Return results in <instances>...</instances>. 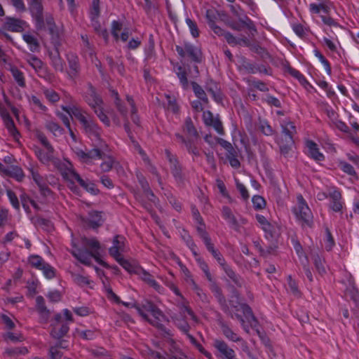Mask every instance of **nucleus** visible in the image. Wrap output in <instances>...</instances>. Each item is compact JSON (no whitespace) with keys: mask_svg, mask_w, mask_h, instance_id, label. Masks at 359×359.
I'll return each mask as SVG.
<instances>
[{"mask_svg":"<svg viewBox=\"0 0 359 359\" xmlns=\"http://www.w3.org/2000/svg\"><path fill=\"white\" fill-rule=\"evenodd\" d=\"M29 11L32 18L36 22V29L38 31L46 30V27L51 35V42L55 47V51L48 53L49 57L52 62L55 71L63 72L64 63L60 57L59 47L61 45L60 34L55 23V20L52 15L46 14V18L43 16V7L41 0H30Z\"/></svg>","mask_w":359,"mask_h":359,"instance_id":"1","label":"nucleus"},{"mask_svg":"<svg viewBox=\"0 0 359 359\" xmlns=\"http://www.w3.org/2000/svg\"><path fill=\"white\" fill-rule=\"evenodd\" d=\"M297 199L299 202V207L297 210L295 209L294 210L295 215L299 219L302 220L309 226H311L313 222V215L311 210L306 203L302 195H299L297 197Z\"/></svg>","mask_w":359,"mask_h":359,"instance_id":"2","label":"nucleus"},{"mask_svg":"<svg viewBox=\"0 0 359 359\" xmlns=\"http://www.w3.org/2000/svg\"><path fill=\"white\" fill-rule=\"evenodd\" d=\"M238 19L240 23L229 20L226 21V23L229 27L236 31H241L243 27H245L250 31L251 35L255 36V34L257 32V31L253 22L247 16H245V19L241 18Z\"/></svg>","mask_w":359,"mask_h":359,"instance_id":"3","label":"nucleus"},{"mask_svg":"<svg viewBox=\"0 0 359 359\" xmlns=\"http://www.w3.org/2000/svg\"><path fill=\"white\" fill-rule=\"evenodd\" d=\"M50 327L51 330L50 335L54 339H60L63 338L67 334L69 330V327L67 323H52Z\"/></svg>","mask_w":359,"mask_h":359,"instance_id":"4","label":"nucleus"},{"mask_svg":"<svg viewBox=\"0 0 359 359\" xmlns=\"http://www.w3.org/2000/svg\"><path fill=\"white\" fill-rule=\"evenodd\" d=\"M73 177L79 182V184L83 187L87 191L93 195H97L100 193V190L96 187V185L93 182H86L81 176L72 168L67 169Z\"/></svg>","mask_w":359,"mask_h":359,"instance_id":"5","label":"nucleus"},{"mask_svg":"<svg viewBox=\"0 0 359 359\" xmlns=\"http://www.w3.org/2000/svg\"><path fill=\"white\" fill-rule=\"evenodd\" d=\"M114 245L109 249V253L112 257L122 255L120 252L125 251V238L116 235L113 239Z\"/></svg>","mask_w":359,"mask_h":359,"instance_id":"6","label":"nucleus"},{"mask_svg":"<svg viewBox=\"0 0 359 359\" xmlns=\"http://www.w3.org/2000/svg\"><path fill=\"white\" fill-rule=\"evenodd\" d=\"M116 261L128 273H140L142 271V267L135 264L133 262H130L123 258V255L114 257Z\"/></svg>","mask_w":359,"mask_h":359,"instance_id":"7","label":"nucleus"},{"mask_svg":"<svg viewBox=\"0 0 359 359\" xmlns=\"http://www.w3.org/2000/svg\"><path fill=\"white\" fill-rule=\"evenodd\" d=\"M25 23L22 20L7 17L4 27L8 31L21 32L24 30L22 26Z\"/></svg>","mask_w":359,"mask_h":359,"instance_id":"8","label":"nucleus"},{"mask_svg":"<svg viewBox=\"0 0 359 359\" xmlns=\"http://www.w3.org/2000/svg\"><path fill=\"white\" fill-rule=\"evenodd\" d=\"M72 255L78 259L81 263L90 266V250L88 249L79 248L77 250L72 251Z\"/></svg>","mask_w":359,"mask_h":359,"instance_id":"9","label":"nucleus"},{"mask_svg":"<svg viewBox=\"0 0 359 359\" xmlns=\"http://www.w3.org/2000/svg\"><path fill=\"white\" fill-rule=\"evenodd\" d=\"M104 159H105V161L100 165L101 169L103 172H109L113 168L118 172H119V170H123V167L120 165L119 162L116 161L111 156L106 154Z\"/></svg>","mask_w":359,"mask_h":359,"instance_id":"10","label":"nucleus"},{"mask_svg":"<svg viewBox=\"0 0 359 359\" xmlns=\"http://www.w3.org/2000/svg\"><path fill=\"white\" fill-rule=\"evenodd\" d=\"M214 346L221 353V359H226L234 353V351L229 348L227 344L222 340L215 339Z\"/></svg>","mask_w":359,"mask_h":359,"instance_id":"11","label":"nucleus"},{"mask_svg":"<svg viewBox=\"0 0 359 359\" xmlns=\"http://www.w3.org/2000/svg\"><path fill=\"white\" fill-rule=\"evenodd\" d=\"M211 289L214 292L215 297L217 299V301L220 304L222 310L224 312L229 311V306L226 304V298L222 294L221 288L215 283H213Z\"/></svg>","mask_w":359,"mask_h":359,"instance_id":"12","label":"nucleus"},{"mask_svg":"<svg viewBox=\"0 0 359 359\" xmlns=\"http://www.w3.org/2000/svg\"><path fill=\"white\" fill-rule=\"evenodd\" d=\"M4 175L16 179L20 182L25 177L22 170L18 166L11 165L8 168H5L2 172Z\"/></svg>","mask_w":359,"mask_h":359,"instance_id":"13","label":"nucleus"},{"mask_svg":"<svg viewBox=\"0 0 359 359\" xmlns=\"http://www.w3.org/2000/svg\"><path fill=\"white\" fill-rule=\"evenodd\" d=\"M306 147L309 149L311 157L315 161H320L324 160V156L319 151L318 145L312 140H307L306 142Z\"/></svg>","mask_w":359,"mask_h":359,"instance_id":"14","label":"nucleus"},{"mask_svg":"<svg viewBox=\"0 0 359 359\" xmlns=\"http://www.w3.org/2000/svg\"><path fill=\"white\" fill-rule=\"evenodd\" d=\"M4 123L6 125V128L10 132L11 135L14 137L16 141H18V138L20 136V133L16 128L14 121L11 116L7 114L3 116Z\"/></svg>","mask_w":359,"mask_h":359,"instance_id":"15","label":"nucleus"},{"mask_svg":"<svg viewBox=\"0 0 359 359\" xmlns=\"http://www.w3.org/2000/svg\"><path fill=\"white\" fill-rule=\"evenodd\" d=\"M256 218L258 222L262 226V229L266 233V237L274 238V228L273 225L263 215H257Z\"/></svg>","mask_w":359,"mask_h":359,"instance_id":"16","label":"nucleus"},{"mask_svg":"<svg viewBox=\"0 0 359 359\" xmlns=\"http://www.w3.org/2000/svg\"><path fill=\"white\" fill-rule=\"evenodd\" d=\"M133 306L135 307L136 309L137 310V312L145 320H147V322H149L151 325L155 326L156 327H157L158 330H161L162 332H164V337H165L166 335L168 336H170L171 335L170 333V331L169 330H167L165 327L161 324V323H159L158 322L155 323L154 322L153 320H151V319L149 318L148 316L144 313L143 312V311L142 310V309L138 306H136L135 304L133 305Z\"/></svg>","mask_w":359,"mask_h":359,"instance_id":"17","label":"nucleus"},{"mask_svg":"<svg viewBox=\"0 0 359 359\" xmlns=\"http://www.w3.org/2000/svg\"><path fill=\"white\" fill-rule=\"evenodd\" d=\"M170 163L171 165L170 169L172 174L173 175L175 180L179 182H183L184 176L182 174V166L180 165L177 158L172 160V161H171Z\"/></svg>","mask_w":359,"mask_h":359,"instance_id":"18","label":"nucleus"},{"mask_svg":"<svg viewBox=\"0 0 359 359\" xmlns=\"http://www.w3.org/2000/svg\"><path fill=\"white\" fill-rule=\"evenodd\" d=\"M67 60L70 69L69 74L72 78H73L77 75L79 69V59L75 55L69 54L67 55Z\"/></svg>","mask_w":359,"mask_h":359,"instance_id":"19","label":"nucleus"},{"mask_svg":"<svg viewBox=\"0 0 359 359\" xmlns=\"http://www.w3.org/2000/svg\"><path fill=\"white\" fill-rule=\"evenodd\" d=\"M223 334L233 341H240L241 338L236 334L228 325L222 320H219Z\"/></svg>","mask_w":359,"mask_h":359,"instance_id":"20","label":"nucleus"},{"mask_svg":"<svg viewBox=\"0 0 359 359\" xmlns=\"http://www.w3.org/2000/svg\"><path fill=\"white\" fill-rule=\"evenodd\" d=\"M184 49L191 59L197 63L202 61V53L191 44H185Z\"/></svg>","mask_w":359,"mask_h":359,"instance_id":"21","label":"nucleus"},{"mask_svg":"<svg viewBox=\"0 0 359 359\" xmlns=\"http://www.w3.org/2000/svg\"><path fill=\"white\" fill-rule=\"evenodd\" d=\"M330 197L332 199V204L330 208L335 212L341 211L342 209V204L340 202L341 199V194L339 191L334 190L330 193Z\"/></svg>","mask_w":359,"mask_h":359,"instance_id":"22","label":"nucleus"},{"mask_svg":"<svg viewBox=\"0 0 359 359\" xmlns=\"http://www.w3.org/2000/svg\"><path fill=\"white\" fill-rule=\"evenodd\" d=\"M312 259L315 267L320 276L326 273L327 271L325 266V259L322 258L318 253H312Z\"/></svg>","mask_w":359,"mask_h":359,"instance_id":"23","label":"nucleus"},{"mask_svg":"<svg viewBox=\"0 0 359 359\" xmlns=\"http://www.w3.org/2000/svg\"><path fill=\"white\" fill-rule=\"evenodd\" d=\"M36 309L42 317L46 320L49 318L50 311L45 305V300L42 296L36 298Z\"/></svg>","mask_w":359,"mask_h":359,"instance_id":"24","label":"nucleus"},{"mask_svg":"<svg viewBox=\"0 0 359 359\" xmlns=\"http://www.w3.org/2000/svg\"><path fill=\"white\" fill-rule=\"evenodd\" d=\"M81 244L83 249L88 248L90 250L97 251L100 248V244L95 238L88 239L86 237L81 238Z\"/></svg>","mask_w":359,"mask_h":359,"instance_id":"25","label":"nucleus"},{"mask_svg":"<svg viewBox=\"0 0 359 359\" xmlns=\"http://www.w3.org/2000/svg\"><path fill=\"white\" fill-rule=\"evenodd\" d=\"M89 90H90V96L92 98V102L89 101V104L92 107V108H95V107H100L102 104L103 101L102 98L97 94L95 88L92 86V84L88 85Z\"/></svg>","mask_w":359,"mask_h":359,"instance_id":"26","label":"nucleus"},{"mask_svg":"<svg viewBox=\"0 0 359 359\" xmlns=\"http://www.w3.org/2000/svg\"><path fill=\"white\" fill-rule=\"evenodd\" d=\"M90 218L97 217V219H89L87 222V225L88 227L92 228L93 229H97L102 225V216L101 212H93L90 213Z\"/></svg>","mask_w":359,"mask_h":359,"instance_id":"27","label":"nucleus"},{"mask_svg":"<svg viewBox=\"0 0 359 359\" xmlns=\"http://www.w3.org/2000/svg\"><path fill=\"white\" fill-rule=\"evenodd\" d=\"M138 275L141 276V278L149 284L151 287H153L156 290H158L160 286L157 284V283L153 279L152 276L147 271L144 270L142 268V271H140Z\"/></svg>","mask_w":359,"mask_h":359,"instance_id":"28","label":"nucleus"},{"mask_svg":"<svg viewBox=\"0 0 359 359\" xmlns=\"http://www.w3.org/2000/svg\"><path fill=\"white\" fill-rule=\"evenodd\" d=\"M285 68L292 76L297 78L302 85H309L304 76L299 71L293 69L288 63L285 65Z\"/></svg>","mask_w":359,"mask_h":359,"instance_id":"29","label":"nucleus"},{"mask_svg":"<svg viewBox=\"0 0 359 359\" xmlns=\"http://www.w3.org/2000/svg\"><path fill=\"white\" fill-rule=\"evenodd\" d=\"M11 72L18 84L21 87H25V81L22 72L15 66L11 67Z\"/></svg>","mask_w":359,"mask_h":359,"instance_id":"30","label":"nucleus"},{"mask_svg":"<svg viewBox=\"0 0 359 359\" xmlns=\"http://www.w3.org/2000/svg\"><path fill=\"white\" fill-rule=\"evenodd\" d=\"M184 129L189 135H192L196 138L199 137L197 130L195 128L190 117H187L185 120Z\"/></svg>","mask_w":359,"mask_h":359,"instance_id":"31","label":"nucleus"},{"mask_svg":"<svg viewBox=\"0 0 359 359\" xmlns=\"http://www.w3.org/2000/svg\"><path fill=\"white\" fill-rule=\"evenodd\" d=\"M62 109L68 113L71 116L74 115L80 122H81L86 118L77 107H74L73 108H70L68 107L62 106Z\"/></svg>","mask_w":359,"mask_h":359,"instance_id":"32","label":"nucleus"},{"mask_svg":"<svg viewBox=\"0 0 359 359\" xmlns=\"http://www.w3.org/2000/svg\"><path fill=\"white\" fill-rule=\"evenodd\" d=\"M222 215H223V217L225 219H229L233 226H237L238 225L236 217H234L231 209L229 207H227V206L223 207Z\"/></svg>","mask_w":359,"mask_h":359,"instance_id":"33","label":"nucleus"},{"mask_svg":"<svg viewBox=\"0 0 359 359\" xmlns=\"http://www.w3.org/2000/svg\"><path fill=\"white\" fill-rule=\"evenodd\" d=\"M29 261L32 266L41 269L43 264H46L43 259L39 255H31L29 258Z\"/></svg>","mask_w":359,"mask_h":359,"instance_id":"34","label":"nucleus"},{"mask_svg":"<svg viewBox=\"0 0 359 359\" xmlns=\"http://www.w3.org/2000/svg\"><path fill=\"white\" fill-rule=\"evenodd\" d=\"M340 165H341V170L344 172L354 177L356 180H358V176L357 175L353 167L351 164H349L346 162L342 161V162H340Z\"/></svg>","mask_w":359,"mask_h":359,"instance_id":"35","label":"nucleus"},{"mask_svg":"<svg viewBox=\"0 0 359 359\" xmlns=\"http://www.w3.org/2000/svg\"><path fill=\"white\" fill-rule=\"evenodd\" d=\"M36 137L38 140L41 142V143L50 152H53L54 149L51 144L48 142L46 137L45 135L41 132L37 130L36 131Z\"/></svg>","mask_w":359,"mask_h":359,"instance_id":"36","label":"nucleus"},{"mask_svg":"<svg viewBox=\"0 0 359 359\" xmlns=\"http://www.w3.org/2000/svg\"><path fill=\"white\" fill-rule=\"evenodd\" d=\"M254 208L257 210L263 209L266 206L264 198L259 195L254 196L252 199Z\"/></svg>","mask_w":359,"mask_h":359,"instance_id":"37","label":"nucleus"},{"mask_svg":"<svg viewBox=\"0 0 359 359\" xmlns=\"http://www.w3.org/2000/svg\"><path fill=\"white\" fill-rule=\"evenodd\" d=\"M5 353L8 356H14V355H18L19 354L25 355L28 353V350L26 347L7 348L6 350Z\"/></svg>","mask_w":359,"mask_h":359,"instance_id":"38","label":"nucleus"},{"mask_svg":"<svg viewBox=\"0 0 359 359\" xmlns=\"http://www.w3.org/2000/svg\"><path fill=\"white\" fill-rule=\"evenodd\" d=\"M216 182H217V187L219 189V191L222 194V195L224 197L226 198L229 200V203H233V200L231 198V197L229 196L228 191H226L225 184L223 182V181L219 179H217L216 180Z\"/></svg>","mask_w":359,"mask_h":359,"instance_id":"39","label":"nucleus"},{"mask_svg":"<svg viewBox=\"0 0 359 359\" xmlns=\"http://www.w3.org/2000/svg\"><path fill=\"white\" fill-rule=\"evenodd\" d=\"M46 128L52 132L54 135H56V133L62 134L64 131L63 128L60 127L57 123L53 121H48L46 124Z\"/></svg>","mask_w":359,"mask_h":359,"instance_id":"40","label":"nucleus"},{"mask_svg":"<svg viewBox=\"0 0 359 359\" xmlns=\"http://www.w3.org/2000/svg\"><path fill=\"white\" fill-rule=\"evenodd\" d=\"M94 109L95 113L97 115L101 121H102L106 126H109L110 121L107 116L104 113L102 108L100 107H95Z\"/></svg>","mask_w":359,"mask_h":359,"instance_id":"41","label":"nucleus"},{"mask_svg":"<svg viewBox=\"0 0 359 359\" xmlns=\"http://www.w3.org/2000/svg\"><path fill=\"white\" fill-rule=\"evenodd\" d=\"M282 128L283 133L285 135V137L283 139L285 142L289 143V144H294V142L293 140V131L286 126H282Z\"/></svg>","mask_w":359,"mask_h":359,"instance_id":"42","label":"nucleus"},{"mask_svg":"<svg viewBox=\"0 0 359 359\" xmlns=\"http://www.w3.org/2000/svg\"><path fill=\"white\" fill-rule=\"evenodd\" d=\"M315 55L319 58L320 62L324 65L325 70L328 75H331V66L328 60L318 50H315Z\"/></svg>","mask_w":359,"mask_h":359,"instance_id":"43","label":"nucleus"},{"mask_svg":"<svg viewBox=\"0 0 359 359\" xmlns=\"http://www.w3.org/2000/svg\"><path fill=\"white\" fill-rule=\"evenodd\" d=\"M210 126L213 127L214 129L219 135H224V128H223L222 123V121L219 119L218 116L214 118V120L212 121V123Z\"/></svg>","mask_w":359,"mask_h":359,"instance_id":"44","label":"nucleus"},{"mask_svg":"<svg viewBox=\"0 0 359 359\" xmlns=\"http://www.w3.org/2000/svg\"><path fill=\"white\" fill-rule=\"evenodd\" d=\"M178 72H177V75L183 85L184 87H187L188 85V80L187 78V72L186 71L182 68V66H179L177 67Z\"/></svg>","mask_w":359,"mask_h":359,"instance_id":"45","label":"nucleus"},{"mask_svg":"<svg viewBox=\"0 0 359 359\" xmlns=\"http://www.w3.org/2000/svg\"><path fill=\"white\" fill-rule=\"evenodd\" d=\"M186 22L190 28L191 35L195 38L198 37L199 36V30L196 23L190 18H187Z\"/></svg>","mask_w":359,"mask_h":359,"instance_id":"46","label":"nucleus"},{"mask_svg":"<svg viewBox=\"0 0 359 359\" xmlns=\"http://www.w3.org/2000/svg\"><path fill=\"white\" fill-rule=\"evenodd\" d=\"M241 309L242 310L243 314L248 318L250 317L252 320L255 322H257V318L253 314V312L251 309V308L247 304H241Z\"/></svg>","mask_w":359,"mask_h":359,"instance_id":"47","label":"nucleus"},{"mask_svg":"<svg viewBox=\"0 0 359 359\" xmlns=\"http://www.w3.org/2000/svg\"><path fill=\"white\" fill-rule=\"evenodd\" d=\"M41 270L43 271V273L47 278H53L55 276L54 269L47 263L43 265Z\"/></svg>","mask_w":359,"mask_h":359,"instance_id":"48","label":"nucleus"},{"mask_svg":"<svg viewBox=\"0 0 359 359\" xmlns=\"http://www.w3.org/2000/svg\"><path fill=\"white\" fill-rule=\"evenodd\" d=\"M72 276L74 277V281L79 286L90 284V280L85 276L75 273H72Z\"/></svg>","mask_w":359,"mask_h":359,"instance_id":"49","label":"nucleus"},{"mask_svg":"<svg viewBox=\"0 0 359 359\" xmlns=\"http://www.w3.org/2000/svg\"><path fill=\"white\" fill-rule=\"evenodd\" d=\"M236 185L237 189L241 193V195L243 199L245 201H247L249 198V194H248V191L247 189L245 188V187L243 184L239 182V181L237 180H236Z\"/></svg>","mask_w":359,"mask_h":359,"instance_id":"50","label":"nucleus"},{"mask_svg":"<svg viewBox=\"0 0 359 359\" xmlns=\"http://www.w3.org/2000/svg\"><path fill=\"white\" fill-rule=\"evenodd\" d=\"M28 62L29 65L36 70L42 68L43 62L35 55H32Z\"/></svg>","mask_w":359,"mask_h":359,"instance_id":"51","label":"nucleus"},{"mask_svg":"<svg viewBox=\"0 0 359 359\" xmlns=\"http://www.w3.org/2000/svg\"><path fill=\"white\" fill-rule=\"evenodd\" d=\"M288 284L292 292L297 296H300L301 292L298 289V286L294 280L292 278L291 276H288Z\"/></svg>","mask_w":359,"mask_h":359,"instance_id":"52","label":"nucleus"},{"mask_svg":"<svg viewBox=\"0 0 359 359\" xmlns=\"http://www.w3.org/2000/svg\"><path fill=\"white\" fill-rule=\"evenodd\" d=\"M7 195L11 201V203L16 209L20 208V203L15 194L11 189L7 190Z\"/></svg>","mask_w":359,"mask_h":359,"instance_id":"53","label":"nucleus"},{"mask_svg":"<svg viewBox=\"0 0 359 359\" xmlns=\"http://www.w3.org/2000/svg\"><path fill=\"white\" fill-rule=\"evenodd\" d=\"M63 353L58 351L57 346H51L49 348L50 359H61Z\"/></svg>","mask_w":359,"mask_h":359,"instance_id":"54","label":"nucleus"},{"mask_svg":"<svg viewBox=\"0 0 359 359\" xmlns=\"http://www.w3.org/2000/svg\"><path fill=\"white\" fill-rule=\"evenodd\" d=\"M46 97L52 102H56L59 100V95L53 90H46L44 91Z\"/></svg>","mask_w":359,"mask_h":359,"instance_id":"55","label":"nucleus"},{"mask_svg":"<svg viewBox=\"0 0 359 359\" xmlns=\"http://www.w3.org/2000/svg\"><path fill=\"white\" fill-rule=\"evenodd\" d=\"M90 257H93L95 261L99 263L100 265H102L103 267L109 269L110 266L104 261L100 259V254L97 251H93L90 250Z\"/></svg>","mask_w":359,"mask_h":359,"instance_id":"56","label":"nucleus"},{"mask_svg":"<svg viewBox=\"0 0 359 359\" xmlns=\"http://www.w3.org/2000/svg\"><path fill=\"white\" fill-rule=\"evenodd\" d=\"M89 154V158H94L95 157H98L99 158H104L106 156V154L101 151V149L95 148L90 150L88 152Z\"/></svg>","mask_w":359,"mask_h":359,"instance_id":"57","label":"nucleus"},{"mask_svg":"<svg viewBox=\"0 0 359 359\" xmlns=\"http://www.w3.org/2000/svg\"><path fill=\"white\" fill-rule=\"evenodd\" d=\"M23 39L28 44L34 46L35 48H38L39 47V43L37 39L32 35L24 34Z\"/></svg>","mask_w":359,"mask_h":359,"instance_id":"58","label":"nucleus"},{"mask_svg":"<svg viewBox=\"0 0 359 359\" xmlns=\"http://www.w3.org/2000/svg\"><path fill=\"white\" fill-rule=\"evenodd\" d=\"M191 85L193 87L195 95L200 99L203 95H205V91L196 82L192 81Z\"/></svg>","mask_w":359,"mask_h":359,"instance_id":"59","label":"nucleus"},{"mask_svg":"<svg viewBox=\"0 0 359 359\" xmlns=\"http://www.w3.org/2000/svg\"><path fill=\"white\" fill-rule=\"evenodd\" d=\"M332 123L334 124L336 128L339 130L346 133H349V128L346 126V124L344 122L340 120H336L332 121Z\"/></svg>","mask_w":359,"mask_h":359,"instance_id":"60","label":"nucleus"},{"mask_svg":"<svg viewBox=\"0 0 359 359\" xmlns=\"http://www.w3.org/2000/svg\"><path fill=\"white\" fill-rule=\"evenodd\" d=\"M100 0H93L92 2L91 14L95 18H97L100 15Z\"/></svg>","mask_w":359,"mask_h":359,"instance_id":"61","label":"nucleus"},{"mask_svg":"<svg viewBox=\"0 0 359 359\" xmlns=\"http://www.w3.org/2000/svg\"><path fill=\"white\" fill-rule=\"evenodd\" d=\"M166 98L168 100L169 106L171 107L172 112L175 114L178 113L179 107L176 103V100L175 98H172V97L169 95H166Z\"/></svg>","mask_w":359,"mask_h":359,"instance_id":"62","label":"nucleus"},{"mask_svg":"<svg viewBox=\"0 0 359 359\" xmlns=\"http://www.w3.org/2000/svg\"><path fill=\"white\" fill-rule=\"evenodd\" d=\"M203 118L206 126H210L215 118L210 111H206L203 112Z\"/></svg>","mask_w":359,"mask_h":359,"instance_id":"63","label":"nucleus"},{"mask_svg":"<svg viewBox=\"0 0 359 359\" xmlns=\"http://www.w3.org/2000/svg\"><path fill=\"white\" fill-rule=\"evenodd\" d=\"M293 144H289V143L285 142L283 139L281 140L280 142V153L283 155H286L288 154L290 150L291 149V147Z\"/></svg>","mask_w":359,"mask_h":359,"instance_id":"64","label":"nucleus"}]
</instances>
